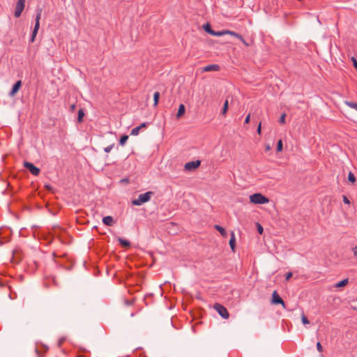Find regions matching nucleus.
Returning a JSON list of instances; mask_svg holds the SVG:
<instances>
[{
  "instance_id": "obj_1",
  "label": "nucleus",
  "mask_w": 357,
  "mask_h": 357,
  "mask_svg": "<svg viewBox=\"0 0 357 357\" xmlns=\"http://www.w3.org/2000/svg\"><path fill=\"white\" fill-rule=\"evenodd\" d=\"M153 195L154 192L152 191H148L144 194H140L137 199L132 201V204L134 206H141L143 204L149 202Z\"/></svg>"
},
{
  "instance_id": "obj_2",
  "label": "nucleus",
  "mask_w": 357,
  "mask_h": 357,
  "mask_svg": "<svg viewBox=\"0 0 357 357\" xmlns=\"http://www.w3.org/2000/svg\"><path fill=\"white\" fill-rule=\"evenodd\" d=\"M36 23L33 28V30L32 31V34L30 38V43H33L36 38V36L38 33L39 27H40V20L41 17V13H42V8H38L36 10Z\"/></svg>"
},
{
  "instance_id": "obj_3",
  "label": "nucleus",
  "mask_w": 357,
  "mask_h": 357,
  "mask_svg": "<svg viewBox=\"0 0 357 357\" xmlns=\"http://www.w3.org/2000/svg\"><path fill=\"white\" fill-rule=\"evenodd\" d=\"M250 200L252 203L257 204H264L269 202L268 198L261 193H255L250 195Z\"/></svg>"
},
{
  "instance_id": "obj_4",
  "label": "nucleus",
  "mask_w": 357,
  "mask_h": 357,
  "mask_svg": "<svg viewBox=\"0 0 357 357\" xmlns=\"http://www.w3.org/2000/svg\"><path fill=\"white\" fill-rule=\"evenodd\" d=\"M214 309L218 312V314L224 319H227L229 317V314L227 308L220 303H215L213 305Z\"/></svg>"
},
{
  "instance_id": "obj_5",
  "label": "nucleus",
  "mask_w": 357,
  "mask_h": 357,
  "mask_svg": "<svg viewBox=\"0 0 357 357\" xmlns=\"http://www.w3.org/2000/svg\"><path fill=\"white\" fill-rule=\"evenodd\" d=\"M24 167H26L33 175L38 176L40 174V169L36 167L33 163L25 161Z\"/></svg>"
},
{
  "instance_id": "obj_6",
  "label": "nucleus",
  "mask_w": 357,
  "mask_h": 357,
  "mask_svg": "<svg viewBox=\"0 0 357 357\" xmlns=\"http://www.w3.org/2000/svg\"><path fill=\"white\" fill-rule=\"evenodd\" d=\"M271 303L274 305L281 304L284 308H285V303L282 298L279 296L276 291H274L272 294Z\"/></svg>"
},
{
  "instance_id": "obj_7",
  "label": "nucleus",
  "mask_w": 357,
  "mask_h": 357,
  "mask_svg": "<svg viewBox=\"0 0 357 357\" xmlns=\"http://www.w3.org/2000/svg\"><path fill=\"white\" fill-rule=\"evenodd\" d=\"M200 165H201V161L197 160L195 161H191V162H187L185 165L184 167H185V169L187 171H192V170H195L197 168H198L200 166Z\"/></svg>"
},
{
  "instance_id": "obj_8",
  "label": "nucleus",
  "mask_w": 357,
  "mask_h": 357,
  "mask_svg": "<svg viewBox=\"0 0 357 357\" xmlns=\"http://www.w3.org/2000/svg\"><path fill=\"white\" fill-rule=\"evenodd\" d=\"M22 84V83L21 80L17 81L13 84L10 91L9 92V96L11 97L15 96V94L19 91L20 89L21 88Z\"/></svg>"
},
{
  "instance_id": "obj_9",
  "label": "nucleus",
  "mask_w": 357,
  "mask_h": 357,
  "mask_svg": "<svg viewBox=\"0 0 357 357\" xmlns=\"http://www.w3.org/2000/svg\"><path fill=\"white\" fill-rule=\"evenodd\" d=\"M149 123H141L139 126H137L135 128H134L133 129H132L131 132H130V135H137L139 132V130L142 129V128H145L147 127Z\"/></svg>"
},
{
  "instance_id": "obj_10",
  "label": "nucleus",
  "mask_w": 357,
  "mask_h": 357,
  "mask_svg": "<svg viewBox=\"0 0 357 357\" xmlns=\"http://www.w3.org/2000/svg\"><path fill=\"white\" fill-rule=\"evenodd\" d=\"M24 5L16 3L15 10L14 13V15L15 17L18 18L21 16V14L24 10Z\"/></svg>"
},
{
  "instance_id": "obj_11",
  "label": "nucleus",
  "mask_w": 357,
  "mask_h": 357,
  "mask_svg": "<svg viewBox=\"0 0 357 357\" xmlns=\"http://www.w3.org/2000/svg\"><path fill=\"white\" fill-rule=\"evenodd\" d=\"M220 67L218 64H211L205 66L202 71L203 72H209V71H218L220 70Z\"/></svg>"
},
{
  "instance_id": "obj_12",
  "label": "nucleus",
  "mask_w": 357,
  "mask_h": 357,
  "mask_svg": "<svg viewBox=\"0 0 357 357\" xmlns=\"http://www.w3.org/2000/svg\"><path fill=\"white\" fill-rule=\"evenodd\" d=\"M102 222L107 226H112L114 223L113 218L112 216H105L102 218Z\"/></svg>"
},
{
  "instance_id": "obj_13",
  "label": "nucleus",
  "mask_w": 357,
  "mask_h": 357,
  "mask_svg": "<svg viewBox=\"0 0 357 357\" xmlns=\"http://www.w3.org/2000/svg\"><path fill=\"white\" fill-rule=\"evenodd\" d=\"M229 243L231 249L232 250L233 252H234L235 247H236V238H235V234H234V231H231V238H230Z\"/></svg>"
},
{
  "instance_id": "obj_14",
  "label": "nucleus",
  "mask_w": 357,
  "mask_h": 357,
  "mask_svg": "<svg viewBox=\"0 0 357 357\" xmlns=\"http://www.w3.org/2000/svg\"><path fill=\"white\" fill-rule=\"evenodd\" d=\"M185 112V107L183 104H181L178 107V112L176 114V118L178 119L184 115Z\"/></svg>"
},
{
  "instance_id": "obj_15",
  "label": "nucleus",
  "mask_w": 357,
  "mask_h": 357,
  "mask_svg": "<svg viewBox=\"0 0 357 357\" xmlns=\"http://www.w3.org/2000/svg\"><path fill=\"white\" fill-rule=\"evenodd\" d=\"M117 240L122 247H123V248L130 247V243L128 240L123 239L121 237H118Z\"/></svg>"
},
{
  "instance_id": "obj_16",
  "label": "nucleus",
  "mask_w": 357,
  "mask_h": 357,
  "mask_svg": "<svg viewBox=\"0 0 357 357\" xmlns=\"http://www.w3.org/2000/svg\"><path fill=\"white\" fill-rule=\"evenodd\" d=\"M348 283H349V279L345 278V279L337 282L336 284H335L334 287L336 288H340V287H345Z\"/></svg>"
},
{
  "instance_id": "obj_17",
  "label": "nucleus",
  "mask_w": 357,
  "mask_h": 357,
  "mask_svg": "<svg viewBox=\"0 0 357 357\" xmlns=\"http://www.w3.org/2000/svg\"><path fill=\"white\" fill-rule=\"evenodd\" d=\"M215 229L218 231L220 234L223 236V237H226L227 236V233L226 231V230L222 227H221L220 225H215L214 226Z\"/></svg>"
},
{
  "instance_id": "obj_18",
  "label": "nucleus",
  "mask_w": 357,
  "mask_h": 357,
  "mask_svg": "<svg viewBox=\"0 0 357 357\" xmlns=\"http://www.w3.org/2000/svg\"><path fill=\"white\" fill-rule=\"evenodd\" d=\"M85 115L84 109L81 108L78 111V116H77V121L79 123H82L83 121V118Z\"/></svg>"
},
{
  "instance_id": "obj_19",
  "label": "nucleus",
  "mask_w": 357,
  "mask_h": 357,
  "mask_svg": "<svg viewBox=\"0 0 357 357\" xmlns=\"http://www.w3.org/2000/svg\"><path fill=\"white\" fill-rule=\"evenodd\" d=\"M203 29L206 33H209L210 35H212L213 30L212 29L211 24L209 23L204 24Z\"/></svg>"
},
{
  "instance_id": "obj_20",
  "label": "nucleus",
  "mask_w": 357,
  "mask_h": 357,
  "mask_svg": "<svg viewBox=\"0 0 357 357\" xmlns=\"http://www.w3.org/2000/svg\"><path fill=\"white\" fill-rule=\"evenodd\" d=\"M160 98V93L158 91H156L153 94V106L156 107L158 105Z\"/></svg>"
},
{
  "instance_id": "obj_21",
  "label": "nucleus",
  "mask_w": 357,
  "mask_h": 357,
  "mask_svg": "<svg viewBox=\"0 0 357 357\" xmlns=\"http://www.w3.org/2000/svg\"><path fill=\"white\" fill-rule=\"evenodd\" d=\"M228 107H229V102H228V100L226 99V100L224 102V105H223V107L222 109V114L223 116L226 115L227 110H228Z\"/></svg>"
},
{
  "instance_id": "obj_22",
  "label": "nucleus",
  "mask_w": 357,
  "mask_h": 357,
  "mask_svg": "<svg viewBox=\"0 0 357 357\" xmlns=\"http://www.w3.org/2000/svg\"><path fill=\"white\" fill-rule=\"evenodd\" d=\"M128 139V135H123L120 139H119V144L121 146H124L126 143L127 140Z\"/></svg>"
},
{
  "instance_id": "obj_23",
  "label": "nucleus",
  "mask_w": 357,
  "mask_h": 357,
  "mask_svg": "<svg viewBox=\"0 0 357 357\" xmlns=\"http://www.w3.org/2000/svg\"><path fill=\"white\" fill-rule=\"evenodd\" d=\"M226 33H227V34H229L233 36H235L236 38H237L238 39H242V36L238 33L234 32V31L227 30Z\"/></svg>"
},
{
  "instance_id": "obj_24",
  "label": "nucleus",
  "mask_w": 357,
  "mask_h": 357,
  "mask_svg": "<svg viewBox=\"0 0 357 357\" xmlns=\"http://www.w3.org/2000/svg\"><path fill=\"white\" fill-rule=\"evenodd\" d=\"M348 181L351 183H354L356 181V176L351 172H350L348 174Z\"/></svg>"
},
{
  "instance_id": "obj_25",
  "label": "nucleus",
  "mask_w": 357,
  "mask_h": 357,
  "mask_svg": "<svg viewBox=\"0 0 357 357\" xmlns=\"http://www.w3.org/2000/svg\"><path fill=\"white\" fill-rule=\"evenodd\" d=\"M226 31L227 30L221 31H215L213 30L211 36H221L227 34Z\"/></svg>"
},
{
  "instance_id": "obj_26",
  "label": "nucleus",
  "mask_w": 357,
  "mask_h": 357,
  "mask_svg": "<svg viewBox=\"0 0 357 357\" xmlns=\"http://www.w3.org/2000/svg\"><path fill=\"white\" fill-rule=\"evenodd\" d=\"M345 103L349 107L354 108L357 110V102L346 101Z\"/></svg>"
},
{
  "instance_id": "obj_27",
  "label": "nucleus",
  "mask_w": 357,
  "mask_h": 357,
  "mask_svg": "<svg viewBox=\"0 0 357 357\" xmlns=\"http://www.w3.org/2000/svg\"><path fill=\"white\" fill-rule=\"evenodd\" d=\"M283 144L282 139H279L277 142V151L280 152L282 151Z\"/></svg>"
},
{
  "instance_id": "obj_28",
  "label": "nucleus",
  "mask_w": 357,
  "mask_h": 357,
  "mask_svg": "<svg viewBox=\"0 0 357 357\" xmlns=\"http://www.w3.org/2000/svg\"><path fill=\"white\" fill-rule=\"evenodd\" d=\"M135 298H132L131 300L124 299L123 302L126 305L130 306L132 305L135 303Z\"/></svg>"
},
{
  "instance_id": "obj_29",
  "label": "nucleus",
  "mask_w": 357,
  "mask_h": 357,
  "mask_svg": "<svg viewBox=\"0 0 357 357\" xmlns=\"http://www.w3.org/2000/svg\"><path fill=\"white\" fill-rule=\"evenodd\" d=\"M285 118H286V114H282L279 119V123L280 124H284L285 123Z\"/></svg>"
},
{
  "instance_id": "obj_30",
  "label": "nucleus",
  "mask_w": 357,
  "mask_h": 357,
  "mask_svg": "<svg viewBox=\"0 0 357 357\" xmlns=\"http://www.w3.org/2000/svg\"><path fill=\"white\" fill-rule=\"evenodd\" d=\"M301 319L303 324H308L310 323L308 319L304 314H302Z\"/></svg>"
},
{
  "instance_id": "obj_31",
  "label": "nucleus",
  "mask_w": 357,
  "mask_h": 357,
  "mask_svg": "<svg viewBox=\"0 0 357 357\" xmlns=\"http://www.w3.org/2000/svg\"><path fill=\"white\" fill-rule=\"evenodd\" d=\"M114 144H111L107 147H105L104 149V151L106 152V153H109L111 151V150L112 149V148L114 147Z\"/></svg>"
},
{
  "instance_id": "obj_32",
  "label": "nucleus",
  "mask_w": 357,
  "mask_h": 357,
  "mask_svg": "<svg viewBox=\"0 0 357 357\" xmlns=\"http://www.w3.org/2000/svg\"><path fill=\"white\" fill-rule=\"evenodd\" d=\"M317 350L319 351V352H322L323 351V347H322V345L321 344V343L319 342H318L317 343Z\"/></svg>"
},
{
  "instance_id": "obj_33",
  "label": "nucleus",
  "mask_w": 357,
  "mask_h": 357,
  "mask_svg": "<svg viewBox=\"0 0 357 357\" xmlns=\"http://www.w3.org/2000/svg\"><path fill=\"white\" fill-rule=\"evenodd\" d=\"M257 231L260 234H261L264 231L262 226L259 223H257Z\"/></svg>"
},
{
  "instance_id": "obj_34",
  "label": "nucleus",
  "mask_w": 357,
  "mask_h": 357,
  "mask_svg": "<svg viewBox=\"0 0 357 357\" xmlns=\"http://www.w3.org/2000/svg\"><path fill=\"white\" fill-rule=\"evenodd\" d=\"M293 275V273L291 272H288L285 275L286 280H289Z\"/></svg>"
},
{
  "instance_id": "obj_35",
  "label": "nucleus",
  "mask_w": 357,
  "mask_h": 357,
  "mask_svg": "<svg viewBox=\"0 0 357 357\" xmlns=\"http://www.w3.org/2000/svg\"><path fill=\"white\" fill-rule=\"evenodd\" d=\"M351 61L353 62L354 68L357 70V60L354 57H352Z\"/></svg>"
},
{
  "instance_id": "obj_36",
  "label": "nucleus",
  "mask_w": 357,
  "mask_h": 357,
  "mask_svg": "<svg viewBox=\"0 0 357 357\" xmlns=\"http://www.w3.org/2000/svg\"><path fill=\"white\" fill-rule=\"evenodd\" d=\"M257 132L259 135H261V123H259L258 125Z\"/></svg>"
},
{
  "instance_id": "obj_37",
  "label": "nucleus",
  "mask_w": 357,
  "mask_h": 357,
  "mask_svg": "<svg viewBox=\"0 0 357 357\" xmlns=\"http://www.w3.org/2000/svg\"><path fill=\"white\" fill-rule=\"evenodd\" d=\"M250 120V114H248L245 119V123L248 124L249 123Z\"/></svg>"
},
{
  "instance_id": "obj_38",
  "label": "nucleus",
  "mask_w": 357,
  "mask_h": 357,
  "mask_svg": "<svg viewBox=\"0 0 357 357\" xmlns=\"http://www.w3.org/2000/svg\"><path fill=\"white\" fill-rule=\"evenodd\" d=\"M343 202H344V203L347 204H349L350 203L349 200L345 195L343 196Z\"/></svg>"
},
{
  "instance_id": "obj_39",
  "label": "nucleus",
  "mask_w": 357,
  "mask_h": 357,
  "mask_svg": "<svg viewBox=\"0 0 357 357\" xmlns=\"http://www.w3.org/2000/svg\"><path fill=\"white\" fill-rule=\"evenodd\" d=\"M76 109V105L75 104H72L70 106V110L71 112H74Z\"/></svg>"
},
{
  "instance_id": "obj_40",
  "label": "nucleus",
  "mask_w": 357,
  "mask_h": 357,
  "mask_svg": "<svg viewBox=\"0 0 357 357\" xmlns=\"http://www.w3.org/2000/svg\"><path fill=\"white\" fill-rule=\"evenodd\" d=\"M245 46H249V44L244 40L243 37L242 36V39H239Z\"/></svg>"
},
{
  "instance_id": "obj_41",
  "label": "nucleus",
  "mask_w": 357,
  "mask_h": 357,
  "mask_svg": "<svg viewBox=\"0 0 357 357\" xmlns=\"http://www.w3.org/2000/svg\"><path fill=\"white\" fill-rule=\"evenodd\" d=\"M17 3L25 6V0H18Z\"/></svg>"
},
{
  "instance_id": "obj_42",
  "label": "nucleus",
  "mask_w": 357,
  "mask_h": 357,
  "mask_svg": "<svg viewBox=\"0 0 357 357\" xmlns=\"http://www.w3.org/2000/svg\"><path fill=\"white\" fill-rule=\"evenodd\" d=\"M45 188L48 190H52V187L51 186V185L48 184V185H45Z\"/></svg>"
},
{
  "instance_id": "obj_43",
  "label": "nucleus",
  "mask_w": 357,
  "mask_h": 357,
  "mask_svg": "<svg viewBox=\"0 0 357 357\" xmlns=\"http://www.w3.org/2000/svg\"><path fill=\"white\" fill-rule=\"evenodd\" d=\"M271 149V147L269 144H266L265 150L266 151H270Z\"/></svg>"
},
{
  "instance_id": "obj_44",
  "label": "nucleus",
  "mask_w": 357,
  "mask_h": 357,
  "mask_svg": "<svg viewBox=\"0 0 357 357\" xmlns=\"http://www.w3.org/2000/svg\"><path fill=\"white\" fill-rule=\"evenodd\" d=\"M354 255H355V256H357V251H355V252H354Z\"/></svg>"
}]
</instances>
